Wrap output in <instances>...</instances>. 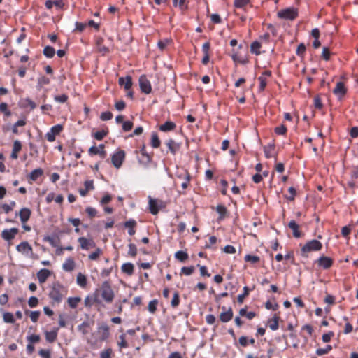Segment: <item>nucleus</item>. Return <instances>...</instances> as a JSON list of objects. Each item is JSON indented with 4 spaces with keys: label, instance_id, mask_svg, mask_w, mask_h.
<instances>
[{
    "label": "nucleus",
    "instance_id": "obj_6",
    "mask_svg": "<svg viewBox=\"0 0 358 358\" xmlns=\"http://www.w3.org/2000/svg\"><path fill=\"white\" fill-rule=\"evenodd\" d=\"M318 267L324 270L329 269L334 264V259L329 257L322 255L316 260Z\"/></svg>",
    "mask_w": 358,
    "mask_h": 358
},
{
    "label": "nucleus",
    "instance_id": "obj_59",
    "mask_svg": "<svg viewBox=\"0 0 358 358\" xmlns=\"http://www.w3.org/2000/svg\"><path fill=\"white\" fill-rule=\"evenodd\" d=\"M134 124L131 121H125L122 123V130L124 131H129L132 129Z\"/></svg>",
    "mask_w": 358,
    "mask_h": 358
},
{
    "label": "nucleus",
    "instance_id": "obj_16",
    "mask_svg": "<svg viewBox=\"0 0 358 358\" xmlns=\"http://www.w3.org/2000/svg\"><path fill=\"white\" fill-rule=\"evenodd\" d=\"M50 275H51L50 271L45 269V268L41 269L37 273V278H38V282L41 284L44 283Z\"/></svg>",
    "mask_w": 358,
    "mask_h": 358
},
{
    "label": "nucleus",
    "instance_id": "obj_27",
    "mask_svg": "<svg viewBox=\"0 0 358 358\" xmlns=\"http://www.w3.org/2000/svg\"><path fill=\"white\" fill-rule=\"evenodd\" d=\"M43 174V170L41 168L33 170L29 175V179L33 182L36 181Z\"/></svg>",
    "mask_w": 358,
    "mask_h": 358
},
{
    "label": "nucleus",
    "instance_id": "obj_22",
    "mask_svg": "<svg viewBox=\"0 0 358 358\" xmlns=\"http://www.w3.org/2000/svg\"><path fill=\"white\" fill-rule=\"evenodd\" d=\"M110 329L107 324L103 323L98 327V331L101 336L102 340L107 339L110 336Z\"/></svg>",
    "mask_w": 358,
    "mask_h": 358
},
{
    "label": "nucleus",
    "instance_id": "obj_32",
    "mask_svg": "<svg viewBox=\"0 0 358 358\" xmlns=\"http://www.w3.org/2000/svg\"><path fill=\"white\" fill-rule=\"evenodd\" d=\"M262 47L261 43L255 41L250 45V52L256 55H261L260 48Z\"/></svg>",
    "mask_w": 358,
    "mask_h": 358
},
{
    "label": "nucleus",
    "instance_id": "obj_45",
    "mask_svg": "<svg viewBox=\"0 0 358 358\" xmlns=\"http://www.w3.org/2000/svg\"><path fill=\"white\" fill-rule=\"evenodd\" d=\"M180 300L179 293L178 292H175L173 294V299L171 301V307L173 308L178 307L180 303Z\"/></svg>",
    "mask_w": 358,
    "mask_h": 358
},
{
    "label": "nucleus",
    "instance_id": "obj_34",
    "mask_svg": "<svg viewBox=\"0 0 358 358\" xmlns=\"http://www.w3.org/2000/svg\"><path fill=\"white\" fill-rule=\"evenodd\" d=\"M264 155L266 158H271L274 156L275 145L270 144L264 148Z\"/></svg>",
    "mask_w": 358,
    "mask_h": 358
},
{
    "label": "nucleus",
    "instance_id": "obj_44",
    "mask_svg": "<svg viewBox=\"0 0 358 358\" xmlns=\"http://www.w3.org/2000/svg\"><path fill=\"white\" fill-rule=\"evenodd\" d=\"M108 134V129L98 131L93 134V136L98 141H101Z\"/></svg>",
    "mask_w": 358,
    "mask_h": 358
},
{
    "label": "nucleus",
    "instance_id": "obj_38",
    "mask_svg": "<svg viewBox=\"0 0 358 358\" xmlns=\"http://www.w3.org/2000/svg\"><path fill=\"white\" fill-rule=\"evenodd\" d=\"M151 146L154 148H157L160 146L161 141L157 133L153 132L151 136Z\"/></svg>",
    "mask_w": 358,
    "mask_h": 358
},
{
    "label": "nucleus",
    "instance_id": "obj_25",
    "mask_svg": "<svg viewBox=\"0 0 358 358\" xmlns=\"http://www.w3.org/2000/svg\"><path fill=\"white\" fill-rule=\"evenodd\" d=\"M121 271L122 273L131 276L134 274V266L130 262L124 263L121 266Z\"/></svg>",
    "mask_w": 358,
    "mask_h": 358
},
{
    "label": "nucleus",
    "instance_id": "obj_14",
    "mask_svg": "<svg viewBox=\"0 0 358 358\" xmlns=\"http://www.w3.org/2000/svg\"><path fill=\"white\" fill-rule=\"evenodd\" d=\"M347 92V88L343 82H338L335 88L333 90V93L339 99H341Z\"/></svg>",
    "mask_w": 358,
    "mask_h": 358
},
{
    "label": "nucleus",
    "instance_id": "obj_18",
    "mask_svg": "<svg viewBox=\"0 0 358 358\" xmlns=\"http://www.w3.org/2000/svg\"><path fill=\"white\" fill-rule=\"evenodd\" d=\"M103 38L101 37H99L96 40V48L99 52L101 53L103 55L109 52V48L105 46L103 44Z\"/></svg>",
    "mask_w": 358,
    "mask_h": 358
},
{
    "label": "nucleus",
    "instance_id": "obj_33",
    "mask_svg": "<svg viewBox=\"0 0 358 358\" xmlns=\"http://www.w3.org/2000/svg\"><path fill=\"white\" fill-rule=\"evenodd\" d=\"M81 300V298L79 296L69 297L67 299V303L70 308H76Z\"/></svg>",
    "mask_w": 358,
    "mask_h": 358
},
{
    "label": "nucleus",
    "instance_id": "obj_36",
    "mask_svg": "<svg viewBox=\"0 0 358 358\" xmlns=\"http://www.w3.org/2000/svg\"><path fill=\"white\" fill-rule=\"evenodd\" d=\"M45 339L49 343H53L56 341L57 337V331H46L45 334Z\"/></svg>",
    "mask_w": 358,
    "mask_h": 358
},
{
    "label": "nucleus",
    "instance_id": "obj_37",
    "mask_svg": "<svg viewBox=\"0 0 358 358\" xmlns=\"http://www.w3.org/2000/svg\"><path fill=\"white\" fill-rule=\"evenodd\" d=\"M22 106L23 108H27L29 107L30 110H34L36 108V104L34 101H33L29 98H25L22 100Z\"/></svg>",
    "mask_w": 358,
    "mask_h": 358
},
{
    "label": "nucleus",
    "instance_id": "obj_61",
    "mask_svg": "<svg viewBox=\"0 0 358 358\" xmlns=\"http://www.w3.org/2000/svg\"><path fill=\"white\" fill-rule=\"evenodd\" d=\"M194 266H184L181 269V273L185 275H190L194 273Z\"/></svg>",
    "mask_w": 358,
    "mask_h": 358
},
{
    "label": "nucleus",
    "instance_id": "obj_11",
    "mask_svg": "<svg viewBox=\"0 0 358 358\" xmlns=\"http://www.w3.org/2000/svg\"><path fill=\"white\" fill-rule=\"evenodd\" d=\"M288 227L292 231V235L294 238H299L303 236L300 230V226L294 220H291L288 223Z\"/></svg>",
    "mask_w": 358,
    "mask_h": 358
},
{
    "label": "nucleus",
    "instance_id": "obj_49",
    "mask_svg": "<svg viewBox=\"0 0 358 358\" xmlns=\"http://www.w3.org/2000/svg\"><path fill=\"white\" fill-rule=\"evenodd\" d=\"M288 192H289V195L288 194L285 195V198L290 201H294L295 199L296 194V189L293 187H290L288 189Z\"/></svg>",
    "mask_w": 358,
    "mask_h": 358
},
{
    "label": "nucleus",
    "instance_id": "obj_9",
    "mask_svg": "<svg viewBox=\"0 0 358 358\" xmlns=\"http://www.w3.org/2000/svg\"><path fill=\"white\" fill-rule=\"evenodd\" d=\"M78 241L80 243V246L82 250H88L96 246L94 241L91 238H87L85 237H80L78 238Z\"/></svg>",
    "mask_w": 358,
    "mask_h": 358
},
{
    "label": "nucleus",
    "instance_id": "obj_30",
    "mask_svg": "<svg viewBox=\"0 0 358 358\" xmlns=\"http://www.w3.org/2000/svg\"><path fill=\"white\" fill-rule=\"evenodd\" d=\"M77 284L82 288H85L87 285V277L82 273H78L76 277Z\"/></svg>",
    "mask_w": 358,
    "mask_h": 358
},
{
    "label": "nucleus",
    "instance_id": "obj_64",
    "mask_svg": "<svg viewBox=\"0 0 358 358\" xmlns=\"http://www.w3.org/2000/svg\"><path fill=\"white\" fill-rule=\"evenodd\" d=\"M350 178L358 182V167L354 166L350 171Z\"/></svg>",
    "mask_w": 358,
    "mask_h": 358
},
{
    "label": "nucleus",
    "instance_id": "obj_21",
    "mask_svg": "<svg viewBox=\"0 0 358 358\" xmlns=\"http://www.w3.org/2000/svg\"><path fill=\"white\" fill-rule=\"evenodd\" d=\"M76 267L75 261L72 257L67 258L62 264V269L66 272H71Z\"/></svg>",
    "mask_w": 358,
    "mask_h": 358
},
{
    "label": "nucleus",
    "instance_id": "obj_60",
    "mask_svg": "<svg viewBox=\"0 0 358 358\" xmlns=\"http://www.w3.org/2000/svg\"><path fill=\"white\" fill-rule=\"evenodd\" d=\"M68 96L65 94L55 96L54 99L56 102L64 103L68 100Z\"/></svg>",
    "mask_w": 358,
    "mask_h": 358
},
{
    "label": "nucleus",
    "instance_id": "obj_1",
    "mask_svg": "<svg viewBox=\"0 0 358 358\" xmlns=\"http://www.w3.org/2000/svg\"><path fill=\"white\" fill-rule=\"evenodd\" d=\"M114 299L115 292L109 280L103 281L94 292V300L96 302L101 303L102 300L106 303H111Z\"/></svg>",
    "mask_w": 358,
    "mask_h": 358
},
{
    "label": "nucleus",
    "instance_id": "obj_24",
    "mask_svg": "<svg viewBox=\"0 0 358 358\" xmlns=\"http://www.w3.org/2000/svg\"><path fill=\"white\" fill-rule=\"evenodd\" d=\"M31 212L29 208H24L20 210L19 215L22 223L24 224L27 222L31 216Z\"/></svg>",
    "mask_w": 358,
    "mask_h": 358
},
{
    "label": "nucleus",
    "instance_id": "obj_10",
    "mask_svg": "<svg viewBox=\"0 0 358 358\" xmlns=\"http://www.w3.org/2000/svg\"><path fill=\"white\" fill-rule=\"evenodd\" d=\"M104 145L100 144L99 147L92 146L88 152L90 155H99L101 158L104 159L106 157V152L104 150Z\"/></svg>",
    "mask_w": 358,
    "mask_h": 358
},
{
    "label": "nucleus",
    "instance_id": "obj_8",
    "mask_svg": "<svg viewBox=\"0 0 358 358\" xmlns=\"http://www.w3.org/2000/svg\"><path fill=\"white\" fill-rule=\"evenodd\" d=\"M63 130L61 124H57L51 127L50 131L45 134V138L49 142H53L55 140V136L59 135Z\"/></svg>",
    "mask_w": 358,
    "mask_h": 358
},
{
    "label": "nucleus",
    "instance_id": "obj_48",
    "mask_svg": "<svg viewBox=\"0 0 358 358\" xmlns=\"http://www.w3.org/2000/svg\"><path fill=\"white\" fill-rule=\"evenodd\" d=\"M258 80L259 81V91L263 92L265 90L267 85L266 78L263 76H260L258 78Z\"/></svg>",
    "mask_w": 358,
    "mask_h": 358
},
{
    "label": "nucleus",
    "instance_id": "obj_29",
    "mask_svg": "<svg viewBox=\"0 0 358 358\" xmlns=\"http://www.w3.org/2000/svg\"><path fill=\"white\" fill-rule=\"evenodd\" d=\"M93 322H90L88 321H85L82 322L80 325L78 326V329L80 331L83 335H86L89 333V329Z\"/></svg>",
    "mask_w": 358,
    "mask_h": 358
},
{
    "label": "nucleus",
    "instance_id": "obj_28",
    "mask_svg": "<svg viewBox=\"0 0 358 358\" xmlns=\"http://www.w3.org/2000/svg\"><path fill=\"white\" fill-rule=\"evenodd\" d=\"M157 199H154L150 197L149 199V210L152 215H157L159 213V208L157 207Z\"/></svg>",
    "mask_w": 358,
    "mask_h": 358
},
{
    "label": "nucleus",
    "instance_id": "obj_39",
    "mask_svg": "<svg viewBox=\"0 0 358 358\" xmlns=\"http://www.w3.org/2000/svg\"><path fill=\"white\" fill-rule=\"evenodd\" d=\"M43 55L48 58H52L55 54V50L54 48L47 45L43 49Z\"/></svg>",
    "mask_w": 358,
    "mask_h": 358
},
{
    "label": "nucleus",
    "instance_id": "obj_7",
    "mask_svg": "<svg viewBox=\"0 0 358 358\" xmlns=\"http://www.w3.org/2000/svg\"><path fill=\"white\" fill-rule=\"evenodd\" d=\"M125 152L124 150H119L112 155L111 161L113 166L119 169L124 159Z\"/></svg>",
    "mask_w": 358,
    "mask_h": 358
},
{
    "label": "nucleus",
    "instance_id": "obj_58",
    "mask_svg": "<svg viewBox=\"0 0 358 358\" xmlns=\"http://www.w3.org/2000/svg\"><path fill=\"white\" fill-rule=\"evenodd\" d=\"M113 113L110 111H106L101 113L100 119L102 121H107L113 118Z\"/></svg>",
    "mask_w": 358,
    "mask_h": 358
},
{
    "label": "nucleus",
    "instance_id": "obj_20",
    "mask_svg": "<svg viewBox=\"0 0 358 358\" xmlns=\"http://www.w3.org/2000/svg\"><path fill=\"white\" fill-rule=\"evenodd\" d=\"M234 316V313L231 308H229L227 311L220 313L219 318L222 322L226 323L231 320Z\"/></svg>",
    "mask_w": 358,
    "mask_h": 358
},
{
    "label": "nucleus",
    "instance_id": "obj_35",
    "mask_svg": "<svg viewBox=\"0 0 358 358\" xmlns=\"http://www.w3.org/2000/svg\"><path fill=\"white\" fill-rule=\"evenodd\" d=\"M175 257L180 262H185L189 258V255L186 252L179 250L175 253Z\"/></svg>",
    "mask_w": 358,
    "mask_h": 358
},
{
    "label": "nucleus",
    "instance_id": "obj_57",
    "mask_svg": "<svg viewBox=\"0 0 358 358\" xmlns=\"http://www.w3.org/2000/svg\"><path fill=\"white\" fill-rule=\"evenodd\" d=\"M128 246H129L128 254L132 257H136L137 255L136 246L134 243H129Z\"/></svg>",
    "mask_w": 358,
    "mask_h": 358
},
{
    "label": "nucleus",
    "instance_id": "obj_53",
    "mask_svg": "<svg viewBox=\"0 0 358 358\" xmlns=\"http://www.w3.org/2000/svg\"><path fill=\"white\" fill-rule=\"evenodd\" d=\"M265 308L267 310H277L279 308V305L277 303H272L271 301H267L265 303Z\"/></svg>",
    "mask_w": 358,
    "mask_h": 358
},
{
    "label": "nucleus",
    "instance_id": "obj_56",
    "mask_svg": "<svg viewBox=\"0 0 358 358\" xmlns=\"http://www.w3.org/2000/svg\"><path fill=\"white\" fill-rule=\"evenodd\" d=\"M287 131V129L284 124L275 128V132L278 135H285Z\"/></svg>",
    "mask_w": 358,
    "mask_h": 358
},
{
    "label": "nucleus",
    "instance_id": "obj_31",
    "mask_svg": "<svg viewBox=\"0 0 358 358\" xmlns=\"http://www.w3.org/2000/svg\"><path fill=\"white\" fill-rule=\"evenodd\" d=\"M166 145L168 146L170 152L173 155H175L180 148L179 144L176 143L173 139L167 141Z\"/></svg>",
    "mask_w": 358,
    "mask_h": 358
},
{
    "label": "nucleus",
    "instance_id": "obj_19",
    "mask_svg": "<svg viewBox=\"0 0 358 358\" xmlns=\"http://www.w3.org/2000/svg\"><path fill=\"white\" fill-rule=\"evenodd\" d=\"M16 249L18 252L27 255L29 252H32L33 250L31 246L27 241L20 243L17 245Z\"/></svg>",
    "mask_w": 358,
    "mask_h": 358
},
{
    "label": "nucleus",
    "instance_id": "obj_23",
    "mask_svg": "<svg viewBox=\"0 0 358 358\" xmlns=\"http://www.w3.org/2000/svg\"><path fill=\"white\" fill-rule=\"evenodd\" d=\"M22 150V143L20 141L16 140L13 143V150L10 155V157L13 159H16L18 157V153Z\"/></svg>",
    "mask_w": 358,
    "mask_h": 358
},
{
    "label": "nucleus",
    "instance_id": "obj_51",
    "mask_svg": "<svg viewBox=\"0 0 358 358\" xmlns=\"http://www.w3.org/2000/svg\"><path fill=\"white\" fill-rule=\"evenodd\" d=\"M3 321L6 323H14V316L11 313L6 312L3 315Z\"/></svg>",
    "mask_w": 358,
    "mask_h": 358
},
{
    "label": "nucleus",
    "instance_id": "obj_2",
    "mask_svg": "<svg viewBox=\"0 0 358 358\" xmlns=\"http://www.w3.org/2000/svg\"><path fill=\"white\" fill-rule=\"evenodd\" d=\"M67 293V289L59 282L52 285L49 292V297L53 303H59Z\"/></svg>",
    "mask_w": 358,
    "mask_h": 358
},
{
    "label": "nucleus",
    "instance_id": "obj_41",
    "mask_svg": "<svg viewBox=\"0 0 358 358\" xmlns=\"http://www.w3.org/2000/svg\"><path fill=\"white\" fill-rule=\"evenodd\" d=\"M244 260L247 262H250L252 264H255L259 262L260 258L257 255H246L244 257Z\"/></svg>",
    "mask_w": 358,
    "mask_h": 358
},
{
    "label": "nucleus",
    "instance_id": "obj_3",
    "mask_svg": "<svg viewBox=\"0 0 358 358\" xmlns=\"http://www.w3.org/2000/svg\"><path fill=\"white\" fill-rule=\"evenodd\" d=\"M322 244L320 241L313 239L306 242L301 249V255L303 257H308V254L311 252H316L321 250Z\"/></svg>",
    "mask_w": 358,
    "mask_h": 358
},
{
    "label": "nucleus",
    "instance_id": "obj_4",
    "mask_svg": "<svg viewBox=\"0 0 358 358\" xmlns=\"http://www.w3.org/2000/svg\"><path fill=\"white\" fill-rule=\"evenodd\" d=\"M277 15L280 19L294 20L298 16V10L293 7H290L280 10L278 12Z\"/></svg>",
    "mask_w": 358,
    "mask_h": 358
},
{
    "label": "nucleus",
    "instance_id": "obj_52",
    "mask_svg": "<svg viewBox=\"0 0 358 358\" xmlns=\"http://www.w3.org/2000/svg\"><path fill=\"white\" fill-rule=\"evenodd\" d=\"M101 252H102L101 250L99 248H98L96 249L95 251H94L93 252H92L89 255V256H88L89 259L91 260H96L99 259Z\"/></svg>",
    "mask_w": 358,
    "mask_h": 358
},
{
    "label": "nucleus",
    "instance_id": "obj_50",
    "mask_svg": "<svg viewBox=\"0 0 358 358\" xmlns=\"http://www.w3.org/2000/svg\"><path fill=\"white\" fill-rule=\"evenodd\" d=\"M158 304V301L157 299H154L149 302L148 309L150 313H155L157 310V306Z\"/></svg>",
    "mask_w": 358,
    "mask_h": 358
},
{
    "label": "nucleus",
    "instance_id": "obj_54",
    "mask_svg": "<svg viewBox=\"0 0 358 358\" xmlns=\"http://www.w3.org/2000/svg\"><path fill=\"white\" fill-rule=\"evenodd\" d=\"M85 212L88 217L91 219L96 217L97 215V210L94 208L90 206L85 208Z\"/></svg>",
    "mask_w": 358,
    "mask_h": 358
},
{
    "label": "nucleus",
    "instance_id": "obj_63",
    "mask_svg": "<svg viewBox=\"0 0 358 358\" xmlns=\"http://www.w3.org/2000/svg\"><path fill=\"white\" fill-rule=\"evenodd\" d=\"M306 52V45L303 43H300L296 49V53L298 56L303 57Z\"/></svg>",
    "mask_w": 358,
    "mask_h": 358
},
{
    "label": "nucleus",
    "instance_id": "obj_13",
    "mask_svg": "<svg viewBox=\"0 0 358 358\" xmlns=\"http://www.w3.org/2000/svg\"><path fill=\"white\" fill-rule=\"evenodd\" d=\"M280 317L278 313H275L273 316L267 321V325L272 331H276L279 329V322Z\"/></svg>",
    "mask_w": 358,
    "mask_h": 358
},
{
    "label": "nucleus",
    "instance_id": "obj_40",
    "mask_svg": "<svg viewBox=\"0 0 358 358\" xmlns=\"http://www.w3.org/2000/svg\"><path fill=\"white\" fill-rule=\"evenodd\" d=\"M250 290V289L247 286H245L243 287V293L241 294H239L237 296V301L239 304H242L243 303L244 299L249 295Z\"/></svg>",
    "mask_w": 358,
    "mask_h": 358
},
{
    "label": "nucleus",
    "instance_id": "obj_15",
    "mask_svg": "<svg viewBox=\"0 0 358 358\" xmlns=\"http://www.w3.org/2000/svg\"><path fill=\"white\" fill-rule=\"evenodd\" d=\"M216 212L219 214L218 220H222L225 217H229V213L227 208L222 205L219 204L215 208Z\"/></svg>",
    "mask_w": 358,
    "mask_h": 358
},
{
    "label": "nucleus",
    "instance_id": "obj_12",
    "mask_svg": "<svg viewBox=\"0 0 358 358\" xmlns=\"http://www.w3.org/2000/svg\"><path fill=\"white\" fill-rule=\"evenodd\" d=\"M19 230L17 228H11L10 229H4L1 232V237L6 241L13 240L15 236L18 234Z\"/></svg>",
    "mask_w": 358,
    "mask_h": 358
},
{
    "label": "nucleus",
    "instance_id": "obj_42",
    "mask_svg": "<svg viewBox=\"0 0 358 358\" xmlns=\"http://www.w3.org/2000/svg\"><path fill=\"white\" fill-rule=\"evenodd\" d=\"M50 83V78H48V77H46L45 76H43L38 78L37 87L39 88H41L44 85H49Z\"/></svg>",
    "mask_w": 358,
    "mask_h": 358
},
{
    "label": "nucleus",
    "instance_id": "obj_62",
    "mask_svg": "<svg viewBox=\"0 0 358 358\" xmlns=\"http://www.w3.org/2000/svg\"><path fill=\"white\" fill-rule=\"evenodd\" d=\"M314 106L315 108L319 110L322 109L323 107L321 98L319 95H317L314 97Z\"/></svg>",
    "mask_w": 358,
    "mask_h": 358
},
{
    "label": "nucleus",
    "instance_id": "obj_17",
    "mask_svg": "<svg viewBox=\"0 0 358 358\" xmlns=\"http://www.w3.org/2000/svg\"><path fill=\"white\" fill-rule=\"evenodd\" d=\"M118 83L121 86H124L125 90H129L132 86V78L130 76H127L126 78L120 77L118 80Z\"/></svg>",
    "mask_w": 358,
    "mask_h": 358
},
{
    "label": "nucleus",
    "instance_id": "obj_5",
    "mask_svg": "<svg viewBox=\"0 0 358 358\" xmlns=\"http://www.w3.org/2000/svg\"><path fill=\"white\" fill-rule=\"evenodd\" d=\"M138 82L140 89L143 93L149 94L152 92L151 83L145 75H141L139 78Z\"/></svg>",
    "mask_w": 358,
    "mask_h": 358
},
{
    "label": "nucleus",
    "instance_id": "obj_43",
    "mask_svg": "<svg viewBox=\"0 0 358 358\" xmlns=\"http://www.w3.org/2000/svg\"><path fill=\"white\" fill-rule=\"evenodd\" d=\"M94 303H100V302H96L94 300L93 293L92 296L88 295L87 296L85 297L84 300V304L85 307L91 308Z\"/></svg>",
    "mask_w": 358,
    "mask_h": 358
},
{
    "label": "nucleus",
    "instance_id": "obj_47",
    "mask_svg": "<svg viewBox=\"0 0 358 358\" xmlns=\"http://www.w3.org/2000/svg\"><path fill=\"white\" fill-rule=\"evenodd\" d=\"M332 350V347L330 345H326L324 348H317L316 350V354L318 356H322L328 354Z\"/></svg>",
    "mask_w": 358,
    "mask_h": 358
},
{
    "label": "nucleus",
    "instance_id": "obj_46",
    "mask_svg": "<svg viewBox=\"0 0 358 358\" xmlns=\"http://www.w3.org/2000/svg\"><path fill=\"white\" fill-rule=\"evenodd\" d=\"M250 3V0H234V6L236 8H243Z\"/></svg>",
    "mask_w": 358,
    "mask_h": 358
},
{
    "label": "nucleus",
    "instance_id": "obj_26",
    "mask_svg": "<svg viewBox=\"0 0 358 358\" xmlns=\"http://www.w3.org/2000/svg\"><path fill=\"white\" fill-rule=\"evenodd\" d=\"M176 124L173 122L166 121L164 124L159 126V130L163 132H168L176 129Z\"/></svg>",
    "mask_w": 358,
    "mask_h": 358
},
{
    "label": "nucleus",
    "instance_id": "obj_55",
    "mask_svg": "<svg viewBox=\"0 0 358 358\" xmlns=\"http://www.w3.org/2000/svg\"><path fill=\"white\" fill-rule=\"evenodd\" d=\"M120 341L118 342V345L120 348H126L128 347V343L125 338L124 334H121L119 336Z\"/></svg>",
    "mask_w": 358,
    "mask_h": 358
}]
</instances>
